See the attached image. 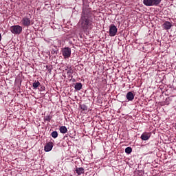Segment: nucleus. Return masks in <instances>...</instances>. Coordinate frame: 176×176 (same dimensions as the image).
<instances>
[{
    "mask_svg": "<svg viewBox=\"0 0 176 176\" xmlns=\"http://www.w3.org/2000/svg\"><path fill=\"white\" fill-rule=\"evenodd\" d=\"M41 85V82L39 81H34L32 84V87L34 89H38L39 86Z\"/></svg>",
    "mask_w": 176,
    "mask_h": 176,
    "instance_id": "obj_14",
    "label": "nucleus"
},
{
    "mask_svg": "<svg viewBox=\"0 0 176 176\" xmlns=\"http://www.w3.org/2000/svg\"><path fill=\"white\" fill-rule=\"evenodd\" d=\"M125 152L129 155L133 152V148H131V147H126L125 148Z\"/></svg>",
    "mask_w": 176,
    "mask_h": 176,
    "instance_id": "obj_16",
    "label": "nucleus"
},
{
    "mask_svg": "<svg viewBox=\"0 0 176 176\" xmlns=\"http://www.w3.org/2000/svg\"><path fill=\"white\" fill-rule=\"evenodd\" d=\"M52 149H53V142H49L45 146L44 150L45 151V152H50V151H52Z\"/></svg>",
    "mask_w": 176,
    "mask_h": 176,
    "instance_id": "obj_8",
    "label": "nucleus"
},
{
    "mask_svg": "<svg viewBox=\"0 0 176 176\" xmlns=\"http://www.w3.org/2000/svg\"><path fill=\"white\" fill-rule=\"evenodd\" d=\"M1 41H2V34H1V33H0V42H1Z\"/></svg>",
    "mask_w": 176,
    "mask_h": 176,
    "instance_id": "obj_20",
    "label": "nucleus"
},
{
    "mask_svg": "<svg viewBox=\"0 0 176 176\" xmlns=\"http://www.w3.org/2000/svg\"><path fill=\"white\" fill-rule=\"evenodd\" d=\"M80 109H82V111H87L88 109L87 106H86L85 104H80Z\"/></svg>",
    "mask_w": 176,
    "mask_h": 176,
    "instance_id": "obj_17",
    "label": "nucleus"
},
{
    "mask_svg": "<svg viewBox=\"0 0 176 176\" xmlns=\"http://www.w3.org/2000/svg\"><path fill=\"white\" fill-rule=\"evenodd\" d=\"M44 120L45 122H50V120H52V116H47L44 118Z\"/></svg>",
    "mask_w": 176,
    "mask_h": 176,
    "instance_id": "obj_18",
    "label": "nucleus"
},
{
    "mask_svg": "<svg viewBox=\"0 0 176 176\" xmlns=\"http://www.w3.org/2000/svg\"><path fill=\"white\" fill-rule=\"evenodd\" d=\"M12 34L15 35H20L23 32V28L19 25H13L10 28Z\"/></svg>",
    "mask_w": 176,
    "mask_h": 176,
    "instance_id": "obj_2",
    "label": "nucleus"
},
{
    "mask_svg": "<svg viewBox=\"0 0 176 176\" xmlns=\"http://www.w3.org/2000/svg\"><path fill=\"white\" fill-rule=\"evenodd\" d=\"M94 17V14H93L90 8H82L78 25L84 32H89L90 30H93Z\"/></svg>",
    "mask_w": 176,
    "mask_h": 176,
    "instance_id": "obj_1",
    "label": "nucleus"
},
{
    "mask_svg": "<svg viewBox=\"0 0 176 176\" xmlns=\"http://www.w3.org/2000/svg\"><path fill=\"white\" fill-rule=\"evenodd\" d=\"M82 83L77 82V83H76V85L74 86V88H75L76 90L79 91V90H80L82 89Z\"/></svg>",
    "mask_w": 176,
    "mask_h": 176,
    "instance_id": "obj_13",
    "label": "nucleus"
},
{
    "mask_svg": "<svg viewBox=\"0 0 176 176\" xmlns=\"http://www.w3.org/2000/svg\"><path fill=\"white\" fill-rule=\"evenodd\" d=\"M59 131L62 134H65L67 131H68V129H67V126H62L59 128Z\"/></svg>",
    "mask_w": 176,
    "mask_h": 176,
    "instance_id": "obj_12",
    "label": "nucleus"
},
{
    "mask_svg": "<svg viewBox=\"0 0 176 176\" xmlns=\"http://www.w3.org/2000/svg\"><path fill=\"white\" fill-rule=\"evenodd\" d=\"M151 135H152V133L149 132H144L141 135L140 138L142 141H148V140L151 138Z\"/></svg>",
    "mask_w": 176,
    "mask_h": 176,
    "instance_id": "obj_7",
    "label": "nucleus"
},
{
    "mask_svg": "<svg viewBox=\"0 0 176 176\" xmlns=\"http://www.w3.org/2000/svg\"><path fill=\"white\" fill-rule=\"evenodd\" d=\"M67 75H68V76H69L70 78H72V72H71V69H69V70L67 72Z\"/></svg>",
    "mask_w": 176,
    "mask_h": 176,
    "instance_id": "obj_19",
    "label": "nucleus"
},
{
    "mask_svg": "<svg viewBox=\"0 0 176 176\" xmlns=\"http://www.w3.org/2000/svg\"><path fill=\"white\" fill-rule=\"evenodd\" d=\"M76 173L78 174V175H81V174H85V168H76Z\"/></svg>",
    "mask_w": 176,
    "mask_h": 176,
    "instance_id": "obj_11",
    "label": "nucleus"
},
{
    "mask_svg": "<svg viewBox=\"0 0 176 176\" xmlns=\"http://www.w3.org/2000/svg\"><path fill=\"white\" fill-rule=\"evenodd\" d=\"M61 52L64 58H69V57H71V49L69 47H65L63 48Z\"/></svg>",
    "mask_w": 176,
    "mask_h": 176,
    "instance_id": "obj_6",
    "label": "nucleus"
},
{
    "mask_svg": "<svg viewBox=\"0 0 176 176\" xmlns=\"http://www.w3.org/2000/svg\"><path fill=\"white\" fill-rule=\"evenodd\" d=\"M21 24L23 27H30L31 25V14L24 16L21 21Z\"/></svg>",
    "mask_w": 176,
    "mask_h": 176,
    "instance_id": "obj_3",
    "label": "nucleus"
},
{
    "mask_svg": "<svg viewBox=\"0 0 176 176\" xmlns=\"http://www.w3.org/2000/svg\"><path fill=\"white\" fill-rule=\"evenodd\" d=\"M126 99L128 101H133L134 100V94L133 92H128L126 94Z\"/></svg>",
    "mask_w": 176,
    "mask_h": 176,
    "instance_id": "obj_10",
    "label": "nucleus"
},
{
    "mask_svg": "<svg viewBox=\"0 0 176 176\" xmlns=\"http://www.w3.org/2000/svg\"><path fill=\"white\" fill-rule=\"evenodd\" d=\"M172 27H173V23H171V22H169V21H166L162 25V28H164V30H170Z\"/></svg>",
    "mask_w": 176,
    "mask_h": 176,
    "instance_id": "obj_9",
    "label": "nucleus"
},
{
    "mask_svg": "<svg viewBox=\"0 0 176 176\" xmlns=\"http://www.w3.org/2000/svg\"><path fill=\"white\" fill-rule=\"evenodd\" d=\"M160 2H162V0H143L145 6H157Z\"/></svg>",
    "mask_w": 176,
    "mask_h": 176,
    "instance_id": "obj_4",
    "label": "nucleus"
},
{
    "mask_svg": "<svg viewBox=\"0 0 176 176\" xmlns=\"http://www.w3.org/2000/svg\"><path fill=\"white\" fill-rule=\"evenodd\" d=\"M109 36H116L118 34V28L114 24H111L109 27Z\"/></svg>",
    "mask_w": 176,
    "mask_h": 176,
    "instance_id": "obj_5",
    "label": "nucleus"
},
{
    "mask_svg": "<svg viewBox=\"0 0 176 176\" xmlns=\"http://www.w3.org/2000/svg\"><path fill=\"white\" fill-rule=\"evenodd\" d=\"M51 135L52 138H57V137H58V133H57V131H53L51 133Z\"/></svg>",
    "mask_w": 176,
    "mask_h": 176,
    "instance_id": "obj_15",
    "label": "nucleus"
}]
</instances>
